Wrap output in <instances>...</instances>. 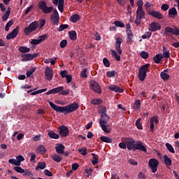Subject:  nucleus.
<instances>
[{"label": "nucleus", "instance_id": "f257e3e1", "mask_svg": "<svg viewBox=\"0 0 179 179\" xmlns=\"http://www.w3.org/2000/svg\"><path fill=\"white\" fill-rule=\"evenodd\" d=\"M49 106H50V107L57 113H64V114H71V113H73V111H76V110L79 108V104L76 102H74L66 106H59L55 105L52 102H49Z\"/></svg>", "mask_w": 179, "mask_h": 179}, {"label": "nucleus", "instance_id": "f03ea898", "mask_svg": "<svg viewBox=\"0 0 179 179\" xmlns=\"http://www.w3.org/2000/svg\"><path fill=\"white\" fill-rule=\"evenodd\" d=\"M149 66H150V64H145L141 66V68L138 70V79L141 80V82H143L145 79H146V73L147 72H149Z\"/></svg>", "mask_w": 179, "mask_h": 179}, {"label": "nucleus", "instance_id": "7ed1b4c3", "mask_svg": "<svg viewBox=\"0 0 179 179\" xmlns=\"http://www.w3.org/2000/svg\"><path fill=\"white\" fill-rule=\"evenodd\" d=\"M37 29H38V22L34 21L24 29V33L26 36H29L30 33H33V31L37 30Z\"/></svg>", "mask_w": 179, "mask_h": 179}, {"label": "nucleus", "instance_id": "20e7f679", "mask_svg": "<svg viewBox=\"0 0 179 179\" xmlns=\"http://www.w3.org/2000/svg\"><path fill=\"white\" fill-rule=\"evenodd\" d=\"M38 6L39 9H41V10L45 14L51 13L54 9L52 6H47V3L44 1L39 2Z\"/></svg>", "mask_w": 179, "mask_h": 179}, {"label": "nucleus", "instance_id": "39448f33", "mask_svg": "<svg viewBox=\"0 0 179 179\" xmlns=\"http://www.w3.org/2000/svg\"><path fill=\"white\" fill-rule=\"evenodd\" d=\"M89 83H90V89H91L92 92H95V93H97L98 94H101V87H100V85L98 84V83H96V80H91Z\"/></svg>", "mask_w": 179, "mask_h": 179}, {"label": "nucleus", "instance_id": "423d86ee", "mask_svg": "<svg viewBox=\"0 0 179 179\" xmlns=\"http://www.w3.org/2000/svg\"><path fill=\"white\" fill-rule=\"evenodd\" d=\"M149 167L152 170V173H156L159 167V160L155 158L150 159L148 162Z\"/></svg>", "mask_w": 179, "mask_h": 179}, {"label": "nucleus", "instance_id": "0eeeda50", "mask_svg": "<svg viewBox=\"0 0 179 179\" xmlns=\"http://www.w3.org/2000/svg\"><path fill=\"white\" fill-rule=\"evenodd\" d=\"M126 146L127 148V150H134L135 149V145L136 143V141L134 140L132 138H124Z\"/></svg>", "mask_w": 179, "mask_h": 179}, {"label": "nucleus", "instance_id": "6e6552de", "mask_svg": "<svg viewBox=\"0 0 179 179\" xmlns=\"http://www.w3.org/2000/svg\"><path fill=\"white\" fill-rule=\"evenodd\" d=\"M38 55V53H34L33 55L30 53L22 54L21 56L22 57V59H21V61L22 62H27V61H33V59H34V58H37Z\"/></svg>", "mask_w": 179, "mask_h": 179}, {"label": "nucleus", "instance_id": "1a4fd4ad", "mask_svg": "<svg viewBox=\"0 0 179 179\" xmlns=\"http://www.w3.org/2000/svg\"><path fill=\"white\" fill-rule=\"evenodd\" d=\"M135 150H140V152H144L145 153L148 152L146 146L143 145V143H142V141H136L134 150H133V151L135 152Z\"/></svg>", "mask_w": 179, "mask_h": 179}, {"label": "nucleus", "instance_id": "9d476101", "mask_svg": "<svg viewBox=\"0 0 179 179\" xmlns=\"http://www.w3.org/2000/svg\"><path fill=\"white\" fill-rule=\"evenodd\" d=\"M59 134L61 136L66 137L69 135V129L66 126L59 127Z\"/></svg>", "mask_w": 179, "mask_h": 179}, {"label": "nucleus", "instance_id": "9b49d317", "mask_svg": "<svg viewBox=\"0 0 179 179\" xmlns=\"http://www.w3.org/2000/svg\"><path fill=\"white\" fill-rule=\"evenodd\" d=\"M122 43V38H116L115 47V50L117 51V54H119V55H121V54H122V50H121Z\"/></svg>", "mask_w": 179, "mask_h": 179}, {"label": "nucleus", "instance_id": "f8f14e48", "mask_svg": "<svg viewBox=\"0 0 179 179\" xmlns=\"http://www.w3.org/2000/svg\"><path fill=\"white\" fill-rule=\"evenodd\" d=\"M19 27H17L15 29L13 30L12 32L7 34L6 39L12 40V38H15V37H17V34H19Z\"/></svg>", "mask_w": 179, "mask_h": 179}, {"label": "nucleus", "instance_id": "ddd939ff", "mask_svg": "<svg viewBox=\"0 0 179 179\" xmlns=\"http://www.w3.org/2000/svg\"><path fill=\"white\" fill-rule=\"evenodd\" d=\"M148 15L158 20H162L164 17L163 14L157 10L148 11Z\"/></svg>", "mask_w": 179, "mask_h": 179}, {"label": "nucleus", "instance_id": "4468645a", "mask_svg": "<svg viewBox=\"0 0 179 179\" xmlns=\"http://www.w3.org/2000/svg\"><path fill=\"white\" fill-rule=\"evenodd\" d=\"M52 69L50 67H46L45 70V76L47 80H52Z\"/></svg>", "mask_w": 179, "mask_h": 179}, {"label": "nucleus", "instance_id": "2eb2a0df", "mask_svg": "<svg viewBox=\"0 0 179 179\" xmlns=\"http://www.w3.org/2000/svg\"><path fill=\"white\" fill-rule=\"evenodd\" d=\"M108 87L111 92H115V93H124V89L117 86L116 85H110Z\"/></svg>", "mask_w": 179, "mask_h": 179}, {"label": "nucleus", "instance_id": "dca6fc26", "mask_svg": "<svg viewBox=\"0 0 179 179\" xmlns=\"http://www.w3.org/2000/svg\"><path fill=\"white\" fill-rule=\"evenodd\" d=\"M162 29V26L159 25V23L152 22L150 24L149 30L150 31H157V30H160Z\"/></svg>", "mask_w": 179, "mask_h": 179}, {"label": "nucleus", "instance_id": "f3484780", "mask_svg": "<svg viewBox=\"0 0 179 179\" xmlns=\"http://www.w3.org/2000/svg\"><path fill=\"white\" fill-rule=\"evenodd\" d=\"M56 152L58 155H64L65 150V146L62 145V143H57L56 147Z\"/></svg>", "mask_w": 179, "mask_h": 179}, {"label": "nucleus", "instance_id": "a211bd4d", "mask_svg": "<svg viewBox=\"0 0 179 179\" xmlns=\"http://www.w3.org/2000/svg\"><path fill=\"white\" fill-rule=\"evenodd\" d=\"M177 9L175 7H173L169 10V16L171 19H174L178 15Z\"/></svg>", "mask_w": 179, "mask_h": 179}, {"label": "nucleus", "instance_id": "6ab92c4d", "mask_svg": "<svg viewBox=\"0 0 179 179\" xmlns=\"http://www.w3.org/2000/svg\"><path fill=\"white\" fill-rule=\"evenodd\" d=\"M165 31L166 33H171L172 34H174L175 36H176V34H178V28L175 27L174 29H173L170 27H166L165 28Z\"/></svg>", "mask_w": 179, "mask_h": 179}, {"label": "nucleus", "instance_id": "aec40b11", "mask_svg": "<svg viewBox=\"0 0 179 179\" xmlns=\"http://www.w3.org/2000/svg\"><path fill=\"white\" fill-rule=\"evenodd\" d=\"M108 115L107 114L101 115V118L99 119V124H107L109 120Z\"/></svg>", "mask_w": 179, "mask_h": 179}, {"label": "nucleus", "instance_id": "412c9836", "mask_svg": "<svg viewBox=\"0 0 179 179\" xmlns=\"http://www.w3.org/2000/svg\"><path fill=\"white\" fill-rule=\"evenodd\" d=\"M101 128L103 132L106 134H110L111 130L108 129V126H107V123H100Z\"/></svg>", "mask_w": 179, "mask_h": 179}, {"label": "nucleus", "instance_id": "4be33fe9", "mask_svg": "<svg viewBox=\"0 0 179 179\" xmlns=\"http://www.w3.org/2000/svg\"><path fill=\"white\" fill-rule=\"evenodd\" d=\"M47 167V164L44 162H38L37 164L36 167L35 169L37 170H44Z\"/></svg>", "mask_w": 179, "mask_h": 179}, {"label": "nucleus", "instance_id": "5701e85b", "mask_svg": "<svg viewBox=\"0 0 179 179\" xmlns=\"http://www.w3.org/2000/svg\"><path fill=\"white\" fill-rule=\"evenodd\" d=\"M48 136L51 138L52 139H58L59 138V135L57 134L52 130H50L48 133Z\"/></svg>", "mask_w": 179, "mask_h": 179}, {"label": "nucleus", "instance_id": "b1692460", "mask_svg": "<svg viewBox=\"0 0 179 179\" xmlns=\"http://www.w3.org/2000/svg\"><path fill=\"white\" fill-rule=\"evenodd\" d=\"M162 59H163L162 54L156 55L155 57H153V61L155 64H160V62H162Z\"/></svg>", "mask_w": 179, "mask_h": 179}, {"label": "nucleus", "instance_id": "393cba45", "mask_svg": "<svg viewBox=\"0 0 179 179\" xmlns=\"http://www.w3.org/2000/svg\"><path fill=\"white\" fill-rule=\"evenodd\" d=\"M50 157L52 159V160H54V162H56L57 163H59V162L62 160V157L57 154L51 155Z\"/></svg>", "mask_w": 179, "mask_h": 179}, {"label": "nucleus", "instance_id": "a878e982", "mask_svg": "<svg viewBox=\"0 0 179 179\" xmlns=\"http://www.w3.org/2000/svg\"><path fill=\"white\" fill-rule=\"evenodd\" d=\"M69 38L71 40H73V41H76V39L78 38V36L76 34V31H69Z\"/></svg>", "mask_w": 179, "mask_h": 179}, {"label": "nucleus", "instance_id": "bb28decb", "mask_svg": "<svg viewBox=\"0 0 179 179\" xmlns=\"http://www.w3.org/2000/svg\"><path fill=\"white\" fill-rule=\"evenodd\" d=\"M100 139L102 141V142H105L106 143H113V139L106 136H101Z\"/></svg>", "mask_w": 179, "mask_h": 179}, {"label": "nucleus", "instance_id": "cd10ccee", "mask_svg": "<svg viewBox=\"0 0 179 179\" xmlns=\"http://www.w3.org/2000/svg\"><path fill=\"white\" fill-rule=\"evenodd\" d=\"M133 108L136 111L141 109V100L138 99L134 103Z\"/></svg>", "mask_w": 179, "mask_h": 179}, {"label": "nucleus", "instance_id": "c85d7f7f", "mask_svg": "<svg viewBox=\"0 0 179 179\" xmlns=\"http://www.w3.org/2000/svg\"><path fill=\"white\" fill-rule=\"evenodd\" d=\"M80 19V16L78 14H74L71 16L70 20L72 22V23H76L78 20Z\"/></svg>", "mask_w": 179, "mask_h": 179}, {"label": "nucleus", "instance_id": "c756f323", "mask_svg": "<svg viewBox=\"0 0 179 179\" xmlns=\"http://www.w3.org/2000/svg\"><path fill=\"white\" fill-rule=\"evenodd\" d=\"M164 160L166 167H170V166H171V159L169 158L167 155H164Z\"/></svg>", "mask_w": 179, "mask_h": 179}, {"label": "nucleus", "instance_id": "7c9ffc66", "mask_svg": "<svg viewBox=\"0 0 179 179\" xmlns=\"http://www.w3.org/2000/svg\"><path fill=\"white\" fill-rule=\"evenodd\" d=\"M18 51H20V52H22L23 54H26V52H30V48L26 46H21L18 48Z\"/></svg>", "mask_w": 179, "mask_h": 179}, {"label": "nucleus", "instance_id": "2f4dec72", "mask_svg": "<svg viewBox=\"0 0 179 179\" xmlns=\"http://www.w3.org/2000/svg\"><path fill=\"white\" fill-rule=\"evenodd\" d=\"M10 15V7H8L7 11L6 12V14L2 16V19L3 22H5L6 20H8Z\"/></svg>", "mask_w": 179, "mask_h": 179}, {"label": "nucleus", "instance_id": "473e14b6", "mask_svg": "<svg viewBox=\"0 0 179 179\" xmlns=\"http://www.w3.org/2000/svg\"><path fill=\"white\" fill-rule=\"evenodd\" d=\"M91 155L92 156H93L92 159V164H93V166H96V164L99 163V162L97 161L99 160V159L97 158L99 157V156H96V154L94 153H92Z\"/></svg>", "mask_w": 179, "mask_h": 179}, {"label": "nucleus", "instance_id": "72a5a7b5", "mask_svg": "<svg viewBox=\"0 0 179 179\" xmlns=\"http://www.w3.org/2000/svg\"><path fill=\"white\" fill-rule=\"evenodd\" d=\"M110 52H112V55L114 57L116 61H121V57L116 52L115 50H110Z\"/></svg>", "mask_w": 179, "mask_h": 179}, {"label": "nucleus", "instance_id": "f704fd0d", "mask_svg": "<svg viewBox=\"0 0 179 179\" xmlns=\"http://www.w3.org/2000/svg\"><path fill=\"white\" fill-rule=\"evenodd\" d=\"M38 153H40V155H44L45 152H47V150L45 149V147L43 145H40L37 149Z\"/></svg>", "mask_w": 179, "mask_h": 179}, {"label": "nucleus", "instance_id": "c9c22d12", "mask_svg": "<svg viewBox=\"0 0 179 179\" xmlns=\"http://www.w3.org/2000/svg\"><path fill=\"white\" fill-rule=\"evenodd\" d=\"M160 76L163 80H169V79H170V75H169L167 73L161 72Z\"/></svg>", "mask_w": 179, "mask_h": 179}, {"label": "nucleus", "instance_id": "e433bc0d", "mask_svg": "<svg viewBox=\"0 0 179 179\" xmlns=\"http://www.w3.org/2000/svg\"><path fill=\"white\" fill-rule=\"evenodd\" d=\"M141 121H142L141 118H138L136 121V127L138 129H143V127L142 126V123H141Z\"/></svg>", "mask_w": 179, "mask_h": 179}, {"label": "nucleus", "instance_id": "4c0bfd02", "mask_svg": "<svg viewBox=\"0 0 179 179\" xmlns=\"http://www.w3.org/2000/svg\"><path fill=\"white\" fill-rule=\"evenodd\" d=\"M166 148L171 153H176V151L174 150V148H173V145H171V144L166 143Z\"/></svg>", "mask_w": 179, "mask_h": 179}, {"label": "nucleus", "instance_id": "58836bf2", "mask_svg": "<svg viewBox=\"0 0 179 179\" xmlns=\"http://www.w3.org/2000/svg\"><path fill=\"white\" fill-rule=\"evenodd\" d=\"M65 0H59L58 9L60 12H64V2Z\"/></svg>", "mask_w": 179, "mask_h": 179}, {"label": "nucleus", "instance_id": "ea45409f", "mask_svg": "<svg viewBox=\"0 0 179 179\" xmlns=\"http://www.w3.org/2000/svg\"><path fill=\"white\" fill-rule=\"evenodd\" d=\"M51 20H52L53 24H56L57 26H58V23H59V17L51 16Z\"/></svg>", "mask_w": 179, "mask_h": 179}, {"label": "nucleus", "instance_id": "a19ab883", "mask_svg": "<svg viewBox=\"0 0 179 179\" xmlns=\"http://www.w3.org/2000/svg\"><path fill=\"white\" fill-rule=\"evenodd\" d=\"M52 90L53 92V94H55L57 93H61V92L64 90V87H57L56 88L52 89Z\"/></svg>", "mask_w": 179, "mask_h": 179}, {"label": "nucleus", "instance_id": "79ce46f5", "mask_svg": "<svg viewBox=\"0 0 179 179\" xmlns=\"http://www.w3.org/2000/svg\"><path fill=\"white\" fill-rule=\"evenodd\" d=\"M13 170H15V171H17V173H20V174H23V173H24V169L19 166H14Z\"/></svg>", "mask_w": 179, "mask_h": 179}, {"label": "nucleus", "instance_id": "37998d69", "mask_svg": "<svg viewBox=\"0 0 179 179\" xmlns=\"http://www.w3.org/2000/svg\"><path fill=\"white\" fill-rule=\"evenodd\" d=\"M34 72H36V67H33L31 69L27 71V78H30Z\"/></svg>", "mask_w": 179, "mask_h": 179}, {"label": "nucleus", "instance_id": "c03bdc74", "mask_svg": "<svg viewBox=\"0 0 179 179\" xmlns=\"http://www.w3.org/2000/svg\"><path fill=\"white\" fill-rule=\"evenodd\" d=\"M8 163H10V164H14V166H20L17 159H10Z\"/></svg>", "mask_w": 179, "mask_h": 179}, {"label": "nucleus", "instance_id": "a18cd8bd", "mask_svg": "<svg viewBox=\"0 0 179 179\" xmlns=\"http://www.w3.org/2000/svg\"><path fill=\"white\" fill-rule=\"evenodd\" d=\"M145 11H136V17H140L141 19H145Z\"/></svg>", "mask_w": 179, "mask_h": 179}, {"label": "nucleus", "instance_id": "49530a36", "mask_svg": "<svg viewBox=\"0 0 179 179\" xmlns=\"http://www.w3.org/2000/svg\"><path fill=\"white\" fill-rule=\"evenodd\" d=\"M114 24L116 25L117 27H125V24H124L121 21L116 20L114 22Z\"/></svg>", "mask_w": 179, "mask_h": 179}, {"label": "nucleus", "instance_id": "de8ad7c7", "mask_svg": "<svg viewBox=\"0 0 179 179\" xmlns=\"http://www.w3.org/2000/svg\"><path fill=\"white\" fill-rule=\"evenodd\" d=\"M13 24V20H10L5 27L6 31H9V27H10Z\"/></svg>", "mask_w": 179, "mask_h": 179}, {"label": "nucleus", "instance_id": "09e8293b", "mask_svg": "<svg viewBox=\"0 0 179 179\" xmlns=\"http://www.w3.org/2000/svg\"><path fill=\"white\" fill-rule=\"evenodd\" d=\"M115 71H108L106 72V76L108 78H114V76H115Z\"/></svg>", "mask_w": 179, "mask_h": 179}, {"label": "nucleus", "instance_id": "8fccbe9b", "mask_svg": "<svg viewBox=\"0 0 179 179\" xmlns=\"http://www.w3.org/2000/svg\"><path fill=\"white\" fill-rule=\"evenodd\" d=\"M79 153H81L82 156H86L87 155V148H84L78 150Z\"/></svg>", "mask_w": 179, "mask_h": 179}, {"label": "nucleus", "instance_id": "3c124183", "mask_svg": "<svg viewBox=\"0 0 179 179\" xmlns=\"http://www.w3.org/2000/svg\"><path fill=\"white\" fill-rule=\"evenodd\" d=\"M152 36V32L148 31L146 32L145 34L142 35L141 38L145 40L146 38H150V37Z\"/></svg>", "mask_w": 179, "mask_h": 179}, {"label": "nucleus", "instance_id": "603ef678", "mask_svg": "<svg viewBox=\"0 0 179 179\" xmlns=\"http://www.w3.org/2000/svg\"><path fill=\"white\" fill-rule=\"evenodd\" d=\"M69 24H61L59 27L58 31H64L65 29H69Z\"/></svg>", "mask_w": 179, "mask_h": 179}, {"label": "nucleus", "instance_id": "864d4df0", "mask_svg": "<svg viewBox=\"0 0 179 179\" xmlns=\"http://www.w3.org/2000/svg\"><path fill=\"white\" fill-rule=\"evenodd\" d=\"M140 56L141 58H143V59H148L149 57V54L145 51H142L140 54Z\"/></svg>", "mask_w": 179, "mask_h": 179}, {"label": "nucleus", "instance_id": "5fc2aeb1", "mask_svg": "<svg viewBox=\"0 0 179 179\" xmlns=\"http://www.w3.org/2000/svg\"><path fill=\"white\" fill-rule=\"evenodd\" d=\"M148 13H149V12H151L152 10H150L151 8H152V4L149 2H146L145 4L144 5Z\"/></svg>", "mask_w": 179, "mask_h": 179}, {"label": "nucleus", "instance_id": "6e6d98bb", "mask_svg": "<svg viewBox=\"0 0 179 179\" xmlns=\"http://www.w3.org/2000/svg\"><path fill=\"white\" fill-rule=\"evenodd\" d=\"M103 65L106 67V68H110V61H108V59L107 58H103Z\"/></svg>", "mask_w": 179, "mask_h": 179}, {"label": "nucleus", "instance_id": "4d7b16f0", "mask_svg": "<svg viewBox=\"0 0 179 179\" xmlns=\"http://www.w3.org/2000/svg\"><path fill=\"white\" fill-rule=\"evenodd\" d=\"M87 72V69H83L82 71L80 72V77L81 78H87V74L86 73Z\"/></svg>", "mask_w": 179, "mask_h": 179}, {"label": "nucleus", "instance_id": "13d9d810", "mask_svg": "<svg viewBox=\"0 0 179 179\" xmlns=\"http://www.w3.org/2000/svg\"><path fill=\"white\" fill-rule=\"evenodd\" d=\"M68 44V41L66 40H62L61 42H60V47L61 48H65V47H66V45Z\"/></svg>", "mask_w": 179, "mask_h": 179}, {"label": "nucleus", "instance_id": "bf43d9fd", "mask_svg": "<svg viewBox=\"0 0 179 179\" xmlns=\"http://www.w3.org/2000/svg\"><path fill=\"white\" fill-rule=\"evenodd\" d=\"M162 59L164 58L169 59L170 58V52H163L162 55Z\"/></svg>", "mask_w": 179, "mask_h": 179}, {"label": "nucleus", "instance_id": "052dcab7", "mask_svg": "<svg viewBox=\"0 0 179 179\" xmlns=\"http://www.w3.org/2000/svg\"><path fill=\"white\" fill-rule=\"evenodd\" d=\"M169 8H170V6L167 3H164L161 6L162 10H164V12H166V10H169Z\"/></svg>", "mask_w": 179, "mask_h": 179}, {"label": "nucleus", "instance_id": "680f3d73", "mask_svg": "<svg viewBox=\"0 0 179 179\" xmlns=\"http://www.w3.org/2000/svg\"><path fill=\"white\" fill-rule=\"evenodd\" d=\"M150 122H152L153 124L154 122H155V124H159V119L157 118V116L152 117L150 119Z\"/></svg>", "mask_w": 179, "mask_h": 179}, {"label": "nucleus", "instance_id": "e2e57ef3", "mask_svg": "<svg viewBox=\"0 0 179 179\" xmlns=\"http://www.w3.org/2000/svg\"><path fill=\"white\" fill-rule=\"evenodd\" d=\"M39 29H43L44 27V26H45V20L42 19L41 20H39Z\"/></svg>", "mask_w": 179, "mask_h": 179}, {"label": "nucleus", "instance_id": "0e129e2a", "mask_svg": "<svg viewBox=\"0 0 179 179\" xmlns=\"http://www.w3.org/2000/svg\"><path fill=\"white\" fill-rule=\"evenodd\" d=\"M24 176H27L28 177H33V173L31 171H29V170H24V172H23Z\"/></svg>", "mask_w": 179, "mask_h": 179}, {"label": "nucleus", "instance_id": "69168bd1", "mask_svg": "<svg viewBox=\"0 0 179 179\" xmlns=\"http://www.w3.org/2000/svg\"><path fill=\"white\" fill-rule=\"evenodd\" d=\"M43 173L45 176H47L48 177H52V173H51L48 169H45Z\"/></svg>", "mask_w": 179, "mask_h": 179}, {"label": "nucleus", "instance_id": "338daca9", "mask_svg": "<svg viewBox=\"0 0 179 179\" xmlns=\"http://www.w3.org/2000/svg\"><path fill=\"white\" fill-rule=\"evenodd\" d=\"M17 161H18V163L20 165L22 162H24V157H23L22 155H18L17 157Z\"/></svg>", "mask_w": 179, "mask_h": 179}, {"label": "nucleus", "instance_id": "774afa93", "mask_svg": "<svg viewBox=\"0 0 179 179\" xmlns=\"http://www.w3.org/2000/svg\"><path fill=\"white\" fill-rule=\"evenodd\" d=\"M29 155L31 156L30 162H33L34 163V160H36V154L30 152Z\"/></svg>", "mask_w": 179, "mask_h": 179}]
</instances>
